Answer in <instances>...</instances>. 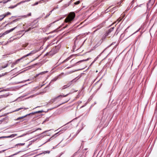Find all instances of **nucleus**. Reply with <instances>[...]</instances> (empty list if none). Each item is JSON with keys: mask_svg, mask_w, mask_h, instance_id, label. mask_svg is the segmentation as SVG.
<instances>
[{"mask_svg": "<svg viewBox=\"0 0 157 157\" xmlns=\"http://www.w3.org/2000/svg\"><path fill=\"white\" fill-rule=\"evenodd\" d=\"M75 14L74 12L70 13L68 16L65 19V21L66 22H69L72 21L74 18Z\"/></svg>", "mask_w": 157, "mask_h": 157, "instance_id": "nucleus-1", "label": "nucleus"}, {"mask_svg": "<svg viewBox=\"0 0 157 157\" xmlns=\"http://www.w3.org/2000/svg\"><path fill=\"white\" fill-rule=\"evenodd\" d=\"M37 52V51L36 50H34V51H31L29 53V54H27L26 55H25L24 56H23L20 59H17L15 62H14V64H17V63L20 61V60L21 59L25 58V57H27V56H31L32 55L35 54V53H36V52Z\"/></svg>", "mask_w": 157, "mask_h": 157, "instance_id": "nucleus-2", "label": "nucleus"}, {"mask_svg": "<svg viewBox=\"0 0 157 157\" xmlns=\"http://www.w3.org/2000/svg\"><path fill=\"white\" fill-rule=\"evenodd\" d=\"M16 28V27H14L13 28H12L11 29H10L8 30H7L6 31H5V32H4L3 33L4 35H5L6 34H8V33H10V32H12Z\"/></svg>", "mask_w": 157, "mask_h": 157, "instance_id": "nucleus-3", "label": "nucleus"}, {"mask_svg": "<svg viewBox=\"0 0 157 157\" xmlns=\"http://www.w3.org/2000/svg\"><path fill=\"white\" fill-rule=\"evenodd\" d=\"M17 134H12L10 136H2V138H13L15 136H17Z\"/></svg>", "mask_w": 157, "mask_h": 157, "instance_id": "nucleus-4", "label": "nucleus"}, {"mask_svg": "<svg viewBox=\"0 0 157 157\" xmlns=\"http://www.w3.org/2000/svg\"><path fill=\"white\" fill-rule=\"evenodd\" d=\"M11 14V13L9 12H7L6 14H3L2 15V16H3V18H4L6 17L8 15H10Z\"/></svg>", "mask_w": 157, "mask_h": 157, "instance_id": "nucleus-5", "label": "nucleus"}, {"mask_svg": "<svg viewBox=\"0 0 157 157\" xmlns=\"http://www.w3.org/2000/svg\"><path fill=\"white\" fill-rule=\"evenodd\" d=\"M28 109V108H18V109H16V110L13 111V112L17 111L20 110H21V109H24L25 110V109Z\"/></svg>", "mask_w": 157, "mask_h": 157, "instance_id": "nucleus-6", "label": "nucleus"}, {"mask_svg": "<svg viewBox=\"0 0 157 157\" xmlns=\"http://www.w3.org/2000/svg\"><path fill=\"white\" fill-rule=\"evenodd\" d=\"M30 115V114H27V115H25V116H24L22 117H18V118H17L16 120V121H18V120H19L20 119H23V118H24V117H26L27 115Z\"/></svg>", "mask_w": 157, "mask_h": 157, "instance_id": "nucleus-7", "label": "nucleus"}, {"mask_svg": "<svg viewBox=\"0 0 157 157\" xmlns=\"http://www.w3.org/2000/svg\"><path fill=\"white\" fill-rule=\"evenodd\" d=\"M20 2L19 3H18L17 5L14 6H10L9 8H10V9H13V8H14V7H16V6H17L18 5H19V4H20Z\"/></svg>", "mask_w": 157, "mask_h": 157, "instance_id": "nucleus-8", "label": "nucleus"}, {"mask_svg": "<svg viewBox=\"0 0 157 157\" xmlns=\"http://www.w3.org/2000/svg\"><path fill=\"white\" fill-rule=\"evenodd\" d=\"M25 144V143H19V144H17L16 145H15V146H17L18 145H19V146H23V145H24Z\"/></svg>", "mask_w": 157, "mask_h": 157, "instance_id": "nucleus-9", "label": "nucleus"}, {"mask_svg": "<svg viewBox=\"0 0 157 157\" xmlns=\"http://www.w3.org/2000/svg\"><path fill=\"white\" fill-rule=\"evenodd\" d=\"M8 2H9V0H7L6 1H2V2H0V3H3L4 4H5Z\"/></svg>", "mask_w": 157, "mask_h": 157, "instance_id": "nucleus-10", "label": "nucleus"}, {"mask_svg": "<svg viewBox=\"0 0 157 157\" xmlns=\"http://www.w3.org/2000/svg\"><path fill=\"white\" fill-rule=\"evenodd\" d=\"M30 0H26L25 1H22L21 2H20V3H23V2H29V1Z\"/></svg>", "mask_w": 157, "mask_h": 157, "instance_id": "nucleus-11", "label": "nucleus"}, {"mask_svg": "<svg viewBox=\"0 0 157 157\" xmlns=\"http://www.w3.org/2000/svg\"><path fill=\"white\" fill-rule=\"evenodd\" d=\"M4 18H3V16L2 15H0V21H2Z\"/></svg>", "mask_w": 157, "mask_h": 157, "instance_id": "nucleus-12", "label": "nucleus"}, {"mask_svg": "<svg viewBox=\"0 0 157 157\" xmlns=\"http://www.w3.org/2000/svg\"><path fill=\"white\" fill-rule=\"evenodd\" d=\"M80 3V1H77V2H75L74 4L75 5L78 4Z\"/></svg>", "mask_w": 157, "mask_h": 157, "instance_id": "nucleus-13", "label": "nucleus"}, {"mask_svg": "<svg viewBox=\"0 0 157 157\" xmlns=\"http://www.w3.org/2000/svg\"><path fill=\"white\" fill-rule=\"evenodd\" d=\"M42 111H36L35 113H42Z\"/></svg>", "mask_w": 157, "mask_h": 157, "instance_id": "nucleus-14", "label": "nucleus"}, {"mask_svg": "<svg viewBox=\"0 0 157 157\" xmlns=\"http://www.w3.org/2000/svg\"><path fill=\"white\" fill-rule=\"evenodd\" d=\"M67 94L65 95H60L59 96H58L57 97L58 98V97H66L67 96Z\"/></svg>", "mask_w": 157, "mask_h": 157, "instance_id": "nucleus-15", "label": "nucleus"}, {"mask_svg": "<svg viewBox=\"0 0 157 157\" xmlns=\"http://www.w3.org/2000/svg\"><path fill=\"white\" fill-rule=\"evenodd\" d=\"M38 2H36V3L34 4H33L32 5L33 6H35V5H37L38 4Z\"/></svg>", "mask_w": 157, "mask_h": 157, "instance_id": "nucleus-16", "label": "nucleus"}, {"mask_svg": "<svg viewBox=\"0 0 157 157\" xmlns=\"http://www.w3.org/2000/svg\"><path fill=\"white\" fill-rule=\"evenodd\" d=\"M46 71H44V72H41L40 74H43L44 73H46Z\"/></svg>", "mask_w": 157, "mask_h": 157, "instance_id": "nucleus-17", "label": "nucleus"}, {"mask_svg": "<svg viewBox=\"0 0 157 157\" xmlns=\"http://www.w3.org/2000/svg\"><path fill=\"white\" fill-rule=\"evenodd\" d=\"M25 134H23V135H21V136H19L18 137H21L23 136H25Z\"/></svg>", "mask_w": 157, "mask_h": 157, "instance_id": "nucleus-18", "label": "nucleus"}, {"mask_svg": "<svg viewBox=\"0 0 157 157\" xmlns=\"http://www.w3.org/2000/svg\"><path fill=\"white\" fill-rule=\"evenodd\" d=\"M4 36L3 33L2 34H0V37Z\"/></svg>", "mask_w": 157, "mask_h": 157, "instance_id": "nucleus-19", "label": "nucleus"}, {"mask_svg": "<svg viewBox=\"0 0 157 157\" xmlns=\"http://www.w3.org/2000/svg\"><path fill=\"white\" fill-rule=\"evenodd\" d=\"M85 41V40H84V41H83V42H82V43H81V45H82L84 43V42Z\"/></svg>", "mask_w": 157, "mask_h": 157, "instance_id": "nucleus-20", "label": "nucleus"}, {"mask_svg": "<svg viewBox=\"0 0 157 157\" xmlns=\"http://www.w3.org/2000/svg\"><path fill=\"white\" fill-rule=\"evenodd\" d=\"M88 59H86V60H82V61H87V60H88Z\"/></svg>", "mask_w": 157, "mask_h": 157, "instance_id": "nucleus-21", "label": "nucleus"}, {"mask_svg": "<svg viewBox=\"0 0 157 157\" xmlns=\"http://www.w3.org/2000/svg\"><path fill=\"white\" fill-rule=\"evenodd\" d=\"M82 41H81V40H80L79 41V43H81V42H82Z\"/></svg>", "mask_w": 157, "mask_h": 157, "instance_id": "nucleus-22", "label": "nucleus"}, {"mask_svg": "<svg viewBox=\"0 0 157 157\" xmlns=\"http://www.w3.org/2000/svg\"><path fill=\"white\" fill-rule=\"evenodd\" d=\"M78 41L77 40H76V41H75V43H76H76H77V42H78Z\"/></svg>", "mask_w": 157, "mask_h": 157, "instance_id": "nucleus-23", "label": "nucleus"}, {"mask_svg": "<svg viewBox=\"0 0 157 157\" xmlns=\"http://www.w3.org/2000/svg\"><path fill=\"white\" fill-rule=\"evenodd\" d=\"M7 65H8V64H6V66H5L4 67H3V68H5L7 66Z\"/></svg>", "mask_w": 157, "mask_h": 157, "instance_id": "nucleus-24", "label": "nucleus"}, {"mask_svg": "<svg viewBox=\"0 0 157 157\" xmlns=\"http://www.w3.org/2000/svg\"><path fill=\"white\" fill-rule=\"evenodd\" d=\"M34 97V95H32V96H31L30 97H29V98H32L33 97Z\"/></svg>", "mask_w": 157, "mask_h": 157, "instance_id": "nucleus-25", "label": "nucleus"}, {"mask_svg": "<svg viewBox=\"0 0 157 157\" xmlns=\"http://www.w3.org/2000/svg\"><path fill=\"white\" fill-rule=\"evenodd\" d=\"M4 151H5V150H3V151H0V153L2 152H4Z\"/></svg>", "mask_w": 157, "mask_h": 157, "instance_id": "nucleus-26", "label": "nucleus"}, {"mask_svg": "<svg viewBox=\"0 0 157 157\" xmlns=\"http://www.w3.org/2000/svg\"><path fill=\"white\" fill-rule=\"evenodd\" d=\"M65 86H63V87H64V88H63L65 89V88H66V87H65Z\"/></svg>", "mask_w": 157, "mask_h": 157, "instance_id": "nucleus-27", "label": "nucleus"}, {"mask_svg": "<svg viewBox=\"0 0 157 157\" xmlns=\"http://www.w3.org/2000/svg\"><path fill=\"white\" fill-rule=\"evenodd\" d=\"M26 96V95H25V96H22V98H23V97H25V96Z\"/></svg>", "mask_w": 157, "mask_h": 157, "instance_id": "nucleus-28", "label": "nucleus"}, {"mask_svg": "<svg viewBox=\"0 0 157 157\" xmlns=\"http://www.w3.org/2000/svg\"><path fill=\"white\" fill-rule=\"evenodd\" d=\"M30 15H31V14H30V13H29V14L28 16H30Z\"/></svg>", "mask_w": 157, "mask_h": 157, "instance_id": "nucleus-29", "label": "nucleus"}, {"mask_svg": "<svg viewBox=\"0 0 157 157\" xmlns=\"http://www.w3.org/2000/svg\"><path fill=\"white\" fill-rule=\"evenodd\" d=\"M24 17H26V16H24Z\"/></svg>", "mask_w": 157, "mask_h": 157, "instance_id": "nucleus-30", "label": "nucleus"}, {"mask_svg": "<svg viewBox=\"0 0 157 157\" xmlns=\"http://www.w3.org/2000/svg\"><path fill=\"white\" fill-rule=\"evenodd\" d=\"M2 138V137H0V138Z\"/></svg>", "mask_w": 157, "mask_h": 157, "instance_id": "nucleus-31", "label": "nucleus"}, {"mask_svg": "<svg viewBox=\"0 0 157 157\" xmlns=\"http://www.w3.org/2000/svg\"><path fill=\"white\" fill-rule=\"evenodd\" d=\"M39 94H36V95H38Z\"/></svg>", "mask_w": 157, "mask_h": 157, "instance_id": "nucleus-32", "label": "nucleus"}, {"mask_svg": "<svg viewBox=\"0 0 157 157\" xmlns=\"http://www.w3.org/2000/svg\"><path fill=\"white\" fill-rule=\"evenodd\" d=\"M38 129H41L40 128H39Z\"/></svg>", "mask_w": 157, "mask_h": 157, "instance_id": "nucleus-33", "label": "nucleus"}, {"mask_svg": "<svg viewBox=\"0 0 157 157\" xmlns=\"http://www.w3.org/2000/svg\"><path fill=\"white\" fill-rule=\"evenodd\" d=\"M11 0H9V1H10Z\"/></svg>", "mask_w": 157, "mask_h": 157, "instance_id": "nucleus-34", "label": "nucleus"}]
</instances>
